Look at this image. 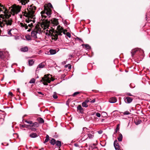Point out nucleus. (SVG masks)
I'll return each mask as SVG.
<instances>
[{
	"instance_id": "nucleus-15",
	"label": "nucleus",
	"mask_w": 150,
	"mask_h": 150,
	"mask_svg": "<svg viewBox=\"0 0 150 150\" xmlns=\"http://www.w3.org/2000/svg\"><path fill=\"white\" fill-rule=\"evenodd\" d=\"M20 3H21V5H25L27 4L29 1V0H18Z\"/></svg>"
},
{
	"instance_id": "nucleus-47",
	"label": "nucleus",
	"mask_w": 150,
	"mask_h": 150,
	"mask_svg": "<svg viewBox=\"0 0 150 150\" xmlns=\"http://www.w3.org/2000/svg\"><path fill=\"white\" fill-rule=\"evenodd\" d=\"M74 145L76 147H79V145L77 143L74 144Z\"/></svg>"
},
{
	"instance_id": "nucleus-13",
	"label": "nucleus",
	"mask_w": 150,
	"mask_h": 150,
	"mask_svg": "<svg viewBox=\"0 0 150 150\" xmlns=\"http://www.w3.org/2000/svg\"><path fill=\"white\" fill-rule=\"evenodd\" d=\"M124 100L125 102L128 103H130L132 100V99L129 97L124 98Z\"/></svg>"
},
{
	"instance_id": "nucleus-48",
	"label": "nucleus",
	"mask_w": 150,
	"mask_h": 150,
	"mask_svg": "<svg viewBox=\"0 0 150 150\" xmlns=\"http://www.w3.org/2000/svg\"><path fill=\"white\" fill-rule=\"evenodd\" d=\"M49 140V139L46 138L45 139V140L44 142V143H46L47 142H48Z\"/></svg>"
},
{
	"instance_id": "nucleus-44",
	"label": "nucleus",
	"mask_w": 150,
	"mask_h": 150,
	"mask_svg": "<svg viewBox=\"0 0 150 150\" xmlns=\"http://www.w3.org/2000/svg\"><path fill=\"white\" fill-rule=\"evenodd\" d=\"M53 97L54 99H57L58 98L57 96V94H53V95L52 96Z\"/></svg>"
},
{
	"instance_id": "nucleus-9",
	"label": "nucleus",
	"mask_w": 150,
	"mask_h": 150,
	"mask_svg": "<svg viewBox=\"0 0 150 150\" xmlns=\"http://www.w3.org/2000/svg\"><path fill=\"white\" fill-rule=\"evenodd\" d=\"M140 50L137 48L132 49L131 52L132 57H133L135 54H138Z\"/></svg>"
},
{
	"instance_id": "nucleus-3",
	"label": "nucleus",
	"mask_w": 150,
	"mask_h": 150,
	"mask_svg": "<svg viewBox=\"0 0 150 150\" xmlns=\"http://www.w3.org/2000/svg\"><path fill=\"white\" fill-rule=\"evenodd\" d=\"M7 9L6 8V10L2 11L1 13L0 12V18H2V23L4 25L6 26L11 25L13 21L11 18H10L11 15L8 14Z\"/></svg>"
},
{
	"instance_id": "nucleus-42",
	"label": "nucleus",
	"mask_w": 150,
	"mask_h": 150,
	"mask_svg": "<svg viewBox=\"0 0 150 150\" xmlns=\"http://www.w3.org/2000/svg\"><path fill=\"white\" fill-rule=\"evenodd\" d=\"M30 129L32 131H35L37 130V129L34 128V127H31V128H30Z\"/></svg>"
},
{
	"instance_id": "nucleus-32",
	"label": "nucleus",
	"mask_w": 150,
	"mask_h": 150,
	"mask_svg": "<svg viewBox=\"0 0 150 150\" xmlns=\"http://www.w3.org/2000/svg\"><path fill=\"white\" fill-rule=\"evenodd\" d=\"M147 120L146 118V115H143V117H141V122L143 121L145 122Z\"/></svg>"
},
{
	"instance_id": "nucleus-43",
	"label": "nucleus",
	"mask_w": 150,
	"mask_h": 150,
	"mask_svg": "<svg viewBox=\"0 0 150 150\" xmlns=\"http://www.w3.org/2000/svg\"><path fill=\"white\" fill-rule=\"evenodd\" d=\"M130 87H131V88H134V87L135 86V85H134V84L133 83H131L130 84Z\"/></svg>"
},
{
	"instance_id": "nucleus-7",
	"label": "nucleus",
	"mask_w": 150,
	"mask_h": 150,
	"mask_svg": "<svg viewBox=\"0 0 150 150\" xmlns=\"http://www.w3.org/2000/svg\"><path fill=\"white\" fill-rule=\"evenodd\" d=\"M51 12L52 10L49 8H45V9L44 11H42L41 12V14L42 18L43 19V20L45 19L47 17L46 16L45 14H46L47 16H49V17L51 14Z\"/></svg>"
},
{
	"instance_id": "nucleus-35",
	"label": "nucleus",
	"mask_w": 150,
	"mask_h": 150,
	"mask_svg": "<svg viewBox=\"0 0 150 150\" xmlns=\"http://www.w3.org/2000/svg\"><path fill=\"white\" fill-rule=\"evenodd\" d=\"M34 61L32 59L29 60L28 61V64L30 66H32L33 64Z\"/></svg>"
},
{
	"instance_id": "nucleus-33",
	"label": "nucleus",
	"mask_w": 150,
	"mask_h": 150,
	"mask_svg": "<svg viewBox=\"0 0 150 150\" xmlns=\"http://www.w3.org/2000/svg\"><path fill=\"white\" fill-rule=\"evenodd\" d=\"M120 129V127H119V124L117 125V126L115 130V132H114V134H115L116 133H117V132L119 131Z\"/></svg>"
},
{
	"instance_id": "nucleus-55",
	"label": "nucleus",
	"mask_w": 150,
	"mask_h": 150,
	"mask_svg": "<svg viewBox=\"0 0 150 150\" xmlns=\"http://www.w3.org/2000/svg\"><path fill=\"white\" fill-rule=\"evenodd\" d=\"M62 64H65L66 63H65V62H62Z\"/></svg>"
},
{
	"instance_id": "nucleus-51",
	"label": "nucleus",
	"mask_w": 150,
	"mask_h": 150,
	"mask_svg": "<svg viewBox=\"0 0 150 150\" xmlns=\"http://www.w3.org/2000/svg\"><path fill=\"white\" fill-rule=\"evenodd\" d=\"M46 138H47V139H49V137L48 136V135H46Z\"/></svg>"
},
{
	"instance_id": "nucleus-24",
	"label": "nucleus",
	"mask_w": 150,
	"mask_h": 150,
	"mask_svg": "<svg viewBox=\"0 0 150 150\" xmlns=\"http://www.w3.org/2000/svg\"><path fill=\"white\" fill-rule=\"evenodd\" d=\"M29 136L31 138H35L38 137V135L36 133H32L30 134Z\"/></svg>"
},
{
	"instance_id": "nucleus-39",
	"label": "nucleus",
	"mask_w": 150,
	"mask_h": 150,
	"mask_svg": "<svg viewBox=\"0 0 150 150\" xmlns=\"http://www.w3.org/2000/svg\"><path fill=\"white\" fill-rule=\"evenodd\" d=\"M35 79L34 78H32L30 81L29 83H34L35 82Z\"/></svg>"
},
{
	"instance_id": "nucleus-50",
	"label": "nucleus",
	"mask_w": 150,
	"mask_h": 150,
	"mask_svg": "<svg viewBox=\"0 0 150 150\" xmlns=\"http://www.w3.org/2000/svg\"><path fill=\"white\" fill-rule=\"evenodd\" d=\"M80 92H76L73 93V94H79Z\"/></svg>"
},
{
	"instance_id": "nucleus-53",
	"label": "nucleus",
	"mask_w": 150,
	"mask_h": 150,
	"mask_svg": "<svg viewBox=\"0 0 150 150\" xmlns=\"http://www.w3.org/2000/svg\"><path fill=\"white\" fill-rule=\"evenodd\" d=\"M76 94H72V95L71 96H72L73 97H75L76 96Z\"/></svg>"
},
{
	"instance_id": "nucleus-30",
	"label": "nucleus",
	"mask_w": 150,
	"mask_h": 150,
	"mask_svg": "<svg viewBox=\"0 0 150 150\" xmlns=\"http://www.w3.org/2000/svg\"><path fill=\"white\" fill-rule=\"evenodd\" d=\"M11 31L13 35V34H15L17 32V30L16 28H13L11 29Z\"/></svg>"
},
{
	"instance_id": "nucleus-10",
	"label": "nucleus",
	"mask_w": 150,
	"mask_h": 150,
	"mask_svg": "<svg viewBox=\"0 0 150 150\" xmlns=\"http://www.w3.org/2000/svg\"><path fill=\"white\" fill-rule=\"evenodd\" d=\"M114 146L116 150H119L120 149V146L118 141L116 139L114 142Z\"/></svg>"
},
{
	"instance_id": "nucleus-26",
	"label": "nucleus",
	"mask_w": 150,
	"mask_h": 150,
	"mask_svg": "<svg viewBox=\"0 0 150 150\" xmlns=\"http://www.w3.org/2000/svg\"><path fill=\"white\" fill-rule=\"evenodd\" d=\"M55 144L59 148H60L61 146V142L59 141H56Z\"/></svg>"
},
{
	"instance_id": "nucleus-40",
	"label": "nucleus",
	"mask_w": 150,
	"mask_h": 150,
	"mask_svg": "<svg viewBox=\"0 0 150 150\" xmlns=\"http://www.w3.org/2000/svg\"><path fill=\"white\" fill-rule=\"evenodd\" d=\"M123 114L124 115H128L130 114V112L129 111H126L123 112Z\"/></svg>"
},
{
	"instance_id": "nucleus-61",
	"label": "nucleus",
	"mask_w": 150,
	"mask_h": 150,
	"mask_svg": "<svg viewBox=\"0 0 150 150\" xmlns=\"http://www.w3.org/2000/svg\"><path fill=\"white\" fill-rule=\"evenodd\" d=\"M77 38L79 40H81V41H82V40L81 39H80V38Z\"/></svg>"
},
{
	"instance_id": "nucleus-38",
	"label": "nucleus",
	"mask_w": 150,
	"mask_h": 150,
	"mask_svg": "<svg viewBox=\"0 0 150 150\" xmlns=\"http://www.w3.org/2000/svg\"><path fill=\"white\" fill-rule=\"evenodd\" d=\"M11 29L8 30L7 32L8 35L9 36H11L13 35L11 32Z\"/></svg>"
},
{
	"instance_id": "nucleus-18",
	"label": "nucleus",
	"mask_w": 150,
	"mask_h": 150,
	"mask_svg": "<svg viewBox=\"0 0 150 150\" xmlns=\"http://www.w3.org/2000/svg\"><path fill=\"white\" fill-rule=\"evenodd\" d=\"M37 121L40 124L43 123L44 122V121L43 119L40 117H38L37 119Z\"/></svg>"
},
{
	"instance_id": "nucleus-62",
	"label": "nucleus",
	"mask_w": 150,
	"mask_h": 150,
	"mask_svg": "<svg viewBox=\"0 0 150 150\" xmlns=\"http://www.w3.org/2000/svg\"><path fill=\"white\" fill-rule=\"evenodd\" d=\"M38 94H42L41 92H38Z\"/></svg>"
},
{
	"instance_id": "nucleus-1",
	"label": "nucleus",
	"mask_w": 150,
	"mask_h": 150,
	"mask_svg": "<svg viewBox=\"0 0 150 150\" xmlns=\"http://www.w3.org/2000/svg\"><path fill=\"white\" fill-rule=\"evenodd\" d=\"M59 24L58 20L57 19H53L51 21V23L47 28L45 29L44 33L47 36L52 37V40H56L58 38V35L61 36L62 34H65L66 31L63 30V28L60 25L57 27V30H55V27L57 26Z\"/></svg>"
},
{
	"instance_id": "nucleus-36",
	"label": "nucleus",
	"mask_w": 150,
	"mask_h": 150,
	"mask_svg": "<svg viewBox=\"0 0 150 150\" xmlns=\"http://www.w3.org/2000/svg\"><path fill=\"white\" fill-rule=\"evenodd\" d=\"M25 38L28 40H31V37L29 35H27L25 36Z\"/></svg>"
},
{
	"instance_id": "nucleus-4",
	"label": "nucleus",
	"mask_w": 150,
	"mask_h": 150,
	"mask_svg": "<svg viewBox=\"0 0 150 150\" xmlns=\"http://www.w3.org/2000/svg\"><path fill=\"white\" fill-rule=\"evenodd\" d=\"M50 74L45 75L42 78L40 81H43V83L44 85H47V83H50L51 81H53L54 79L51 77Z\"/></svg>"
},
{
	"instance_id": "nucleus-63",
	"label": "nucleus",
	"mask_w": 150,
	"mask_h": 150,
	"mask_svg": "<svg viewBox=\"0 0 150 150\" xmlns=\"http://www.w3.org/2000/svg\"><path fill=\"white\" fill-rule=\"evenodd\" d=\"M104 120V119H102L101 120V122H103Z\"/></svg>"
},
{
	"instance_id": "nucleus-27",
	"label": "nucleus",
	"mask_w": 150,
	"mask_h": 150,
	"mask_svg": "<svg viewBox=\"0 0 150 150\" xmlns=\"http://www.w3.org/2000/svg\"><path fill=\"white\" fill-rule=\"evenodd\" d=\"M21 51L26 52L28 50V48L27 47H25L21 48Z\"/></svg>"
},
{
	"instance_id": "nucleus-45",
	"label": "nucleus",
	"mask_w": 150,
	"mask_h": 150,
	"mask_svg": "<svg viewBox=\"0 0 150 150\" xmlns=\"http://www.w3.org/2000/svg\"><path fill=\"white\" fill-rule=\"evenodd\" d=\"M96 115L98 117H100V114L98 112H97L96 114Z\"/></svg>"
},
{
	"instance_id": "nucleus-58",
	"label": "nucleus",
	"mask_w": 150,
	"mask_h": 150,
	"mask_svg": "<svg viewBox=\"0 0 150 150\" xmlns=\"http://www.w3.org/2000/svg\"><path fill=\"white\" fill-rule=\"evenodd\" d=\"M8 94H12V92H8Z\"/></svg>"
},
{
	"instance_id": "nucleus-54",
	"label": "nucleus",
	"mask_w": 150,
	"mask_h": 150,
	"mask_svg": "<svg viewBox=\"0 0 150 150\" xmlns=\"http://www.w3.org/2000/svg\"><path fill=\"white\" fill-rule=\"evenodd\" d=\"M41 96H40V97H43V96H44V94H41Z\"/></svg>"
},
{
	"instance_id": "nucleus-31",
	"label": "nucleus",
	"mask_w": 150,
	"mask_h": 150,
	"mask_svg": "<svg viewBox=\"0 0 150 150\" xmlns=\"http://www.w3.org/2000/svg\"><path fill=\"white\" fill-rule=\"evenodd\" d=\"M56 141L54 139H52L50 141V143L53 145L55 144Z\"/></svg>"
},
{
	"instance_id": "nucleus-46",
	"label": "nucleus",
	"mask_w": 150,
	"mask_h": 150,
	"mask_svg": "<svg viewBox=\"0 0 150 150\" xmlns=\"http://www.w3.org/2000/svg\"><path fill=\"white\" fill-rule=\"evenodd\" d=\"M48 6L51 8H53V6L50 3H48Z\"/></svg>"
},
{
	"instance_id": "nucleus-14",
	"label": "nucleus",
	"mask_w": 150,
	"mask_h": 150,
	"mask_svg": "<svg viewBox=\"0 0 150 150\" xmlns=\"http://www.w3.org/2000/svg\"><path fill=\"white\" fill-rule=\"evenodd\" d=\"M77 110L79 111V112L80 113L82 114L84 112V109L82 107L81 105H79L77 107Z\"/></svg>"
},
{
	"instance_id": "nucleus-21",
	"label": "nucleus",
	"mask_w": 150,
	"mask_h": 150,
	"mask_svg": "<svg viewBox=\"0 0 150 150\" xmlns=\"http://www.w3.org/2000/svg\"><path fill=\"white\" fill-rule=\"evenodd\" d=\"M134 122L135 124L137 125L140 124V121L139 118H136L134 119Z\"/></svg>"
},
{
	"instance_id": "nucleus-60",
	"label": "nucleus",
	"mask_w": 150,
	"mask_h": 150,
	"mask_svg": "<svg viewBox=\"0 0 150 150\" xmlns=\"http://www.w3.org/2000/svg\"><path fill=\"white\" fill-rule=\"evenodd\" d=\"M141 52H143V53H144V51H143V50H142V49H141Z\"/></svg>"
},
{
	"instance_id": "nucleus-17",
	"label": "nucleus",
	"mask_w": 150,
	"mask_h": 150,
	"mask_svg": "<svg viewBox=\"0 0 150 150\" xmlns=\"http://www.w3.org/2000/svg\"><path fill=\"white\" fill-rule=\"evenodd\" d=\"M45 66L44 64H43L42 63L40 64L38 66V67L37 68L36 70V71H39V68H43Z\"/></svg>"
},
{
	"instance_id": "nucleus-52",
	"label": "nucleus",
	"mask_w": 150,
	"mask_h": 150,
	"mask_svg": "<svg viewBox=\"0 0 150 150\" xmlns=\"http://www.w3.org/2000/svg\"><path fill=\"white\" fill-rule=\"evenodd\" d=\"M148 15V14L147 13L146 14V19H147V17Z\"/></svg>"
},
{
	"instance_id": "nucleus-19",
	"label": "nucleus",
	"mask_w": 150,
	"mask_h": 150,
	"mask_svg": "<svg viewBox=\"0 0 150 150\" xmlns=\"http://www.w3.org/2000/svg\"><path fill=\"white\" fill-rule=\"evenodd\" d=\"M92 132L91 131L90 132H89V133H88L87 134H88V137L86 139L88 138H89V139H91L93 138L94 137V135L93 134H92Z\"/></svg>"
},
{
	"instance_id": "nucleus-34",
	"label": "nucleus",
	"mask_w": 150,
	"mask_h": 150,
	"mask_svg": "<svg viewBox=\"0 0 150 150\" xmlns=\"http://www.w3.org/2000/svg\"><path fill=\"white\" fill-rule=\"evenodd\" d=\"M63 30L64 31H66L65 32V34H64V35H66L67 36H68L69 38H70L71 37V35L70 33L69 32H67V31L66 30H64L63 29Z\"/></svg>"
},
{
	"instance_id": "nucleus-12",
	"label": "nucleus",
	"mask_w": 150,
	"mask_h": 150,
	"mask_svg": "<svg viewBox=\"0 0 150 150\" xmlns=\"http://www.w3.org/2000/svg\"><path fill=\"white\" fill-rule=\"evenodd\" d=\"M38 33V31L37 30H34L32 31L31 33V36L34 39L37 38V34Z\"/></svg>"
},
{
	"instance_id": "nucleus-11",
	"label": "nucleus",
	"mask_w": 150,
	"mask_h": 150,
	"mask_svg": "<svg viewBox=\"0 0 150 150\" xmlns=\"http://www.w3.org/2000/svg\"><path fill=\"white\" fill-rule=\"evenodd\" d=\"M90 100L89 99L86 100L82 103V105L83 107L87 108L88 107L87 103L90 102Z\"/></svg>"
},
{
	"instance_id": "nucleus-29",
	"label": "nucleus",
	"mask_w": 150,
	"mask_h": 150,
	"mask_svg": "<svg viewBox=\"0 0 150 150\" xmlns=\"http://www.w3.org/2000/svg\"><path fill=\"white\" fill-rule=\"evenodd\" d=\"M82 46H84L87 49H90L91 48V47L88 44H82Z\"/></svg>"
},
{
	"instance_id": "nucleus-59",
	"label": "nucleus",
	"mask_w": 150,
	"mask_h": 150,
	"mask_svg": "<svg viewBox=\"0 0 150 150\" xmlns=\"http://www.w3.org/2000/svg\"><path fill=\"white\" fill-rule=\"evenodd\" d=\"M21 127H25V126L24 125H22L21 126Z\"/></svg>"
},
{
	"instance_id": "nucleus-6",
	"label": "nucleus",
	"mask_w": 150,
	"mask_h": 150,
	"mask_svg": "<svg viewBox=\"0 0 150 150\" xmlns=\"http://www.w3.org/2000/svg\"><path fill=\"white\" fill-rule=\"evenodd\" d=\"M11 13L14 15L17 14L20 12L21 11V6L14 4L11 6Z\"/></svg>"
},
{
	"instance_id": "nucleus-41",
	"label": "nucleus",
	"mask_w": 150,
	"mask_h": 150,
	"mask_svg": "<svg viewBox=\"0 0 150 150\" xmlns=\"http://www.w3.org/2000/svg\"><path fill=\"white\" fill-rule=\"evenodd\" d=\"M90 100V103H94L95 102V101H96V100H95V99H94L93 100H91V99H89Z\"/></svg>"
},
{
	"instance_id": "nucleus-57",
	"label": "nucleus",
	"mask_w": 150,
	"mask_h": 150,
	"mask_svg": "<svg viewBox=\"0 0 150 150\" xmlns=\"http://www.w3.org/2000/svg\"><path fill=\"white\" fill-rule=\"evenodd\" d=\"M19 90V88L17 89V91H18V92L19 93H21V92H20Z\"/></svg>"
},
{
	"instance_id": "nucleus-20",
	"label": "nucleus",
	"mask_w": 150,
	"mask_h": 150,
	"mask_svg": "<svg viewBox=\"0 0 150 150\" xmlns=\"http://www.w3.org/2000/svg\"><path fill=\"white\" fill-rule=\"evenodd\" d=\"M96 144L95 143L91 144L89 145V147L90 148H91L92 149H94L97 148V147L96 146Z\"/></svg>"
},
{
	"instance_id": "nucleus-23",
	"label": "nucleus",
	"mask_w": 150,
	"mask_h": 150,
	"mask_svg": "<svg viewBox=\"0 0 150 150\" xmlns=\"http://www.w3.org/2000/svg\"><path fill=\"white\" fill-rule=\"evenodd\" d=\"M3 10H6V8L3 5L0 3V12H1V13L2 11Z\"/></svg>"
},
{
	"instance_id": "nucleus-28",
	"label": "nucleus",
	"mask_w": 150,
	"mask_h": 150,
	"mask_svg": "<svg viewBox=\"0 0 150 150\" xmlns=\"http://www.w3.org/2000/svg\"><path fill=\"white\" fill-rule=\"evenodd\" d=\"M117 139L119 142H121L122 141V136L121 134H120Z\"/></svg>"
},
{
	"instance_id": "nucleus-64",
	"label": "nucleus",
	"mask_w": 150,
	"mask_h": 150,
	"mask_svg": "<svg viewBox=\"0 0 150 150\" xmlns=\"http://www.w3.org/2000/svg\"><path fill=\"white\" fill-rule=\"evenodd\" d=\"M54 94H57V93H56V92H54Z\"/></svg>"
},
{
	"instance_id": "nucleus-25",
	"label": "nucleus",
	"mask_w": 150,
	"mask_h": 150,
	"mask_svg": "<svg viewBox=\"0 0 150 150\" xmlns=\"http://www.w3.org/2000/svg\"><path fill=\"white\" fill-rule=\"evenodd\" d=\"M49 52L51 54H54L56 53V51L55 50L50 49Z\"/></svg>"
},
{
	"instance_id": "nucleus-5",
	"label": "nucleus",
	"mask_w": 150,
	"mask_h": 150,
	"mask_svg": "<svg viewBox=\"0 0 150 150\" xmlns=\"http://www.w3.org/2000/svg\"><path fill=\"white\" fill-rule=\"evenodd\" d=\"M9 54L8 52L6 50H0V59H1L4 62L3 64L6 62V60L8 59Z\"/></svg>"
},
{
	"instance_id": "nucleus-49",
	"label": "nucleus",
	"mask_w": 150,
	"mask_h": 150,
	"mask_svg": "<svg viewBox=\"0 0 150 150\" xmlns=\"http://www.w3.org/2000/svg\"><path fill=\"white\" fill-rule=\"evenodd\" d=\"M98 132L99 134H101L103 132V131L101 130H100L98 131Z\"/></svg>"
},
{
	"instance_id": "nucleus-16",
	"label": "nucleus",
	"mask_w": 150,
	"mask_h": 150,
	"mask_svg": "<svg viewBox=\"0 0 150 150\" xmlns=\"http://www.w3.org/2000/svg\"><path fill=\"white\" fill-rule=\"evenodd\" d=\"M109 101L110 103H115L117 101V99L115 97H112L110 98Z\"/></svg>"
},
{
	"instance_id": "nucleus-2",
	"label": "nucleus",
	"mask_w": 150,
	"mask_h": 150,
	"mask_svg": "<svg viewBox=\"0 0 150 150\" xmlns=\"http://www.w3.org/2000/svg\"><path fill=\"white\" fill-rule=\"evenodd\" d=\"M36 7L33 4L30 5L27 8V16L28 18L25 20L26 22L29 23L28 25L27 24H23L21 23V26L25 28V29L28 28V26H29L30 28L27 30L29 32L31 30V28L33 27V24L35 23V11L36 10Z\"/></svg>"
},
{
	"instance_id": "nucleus-22",
	"label": "nucleus",
	"mask_w": 150,
	"mask_h": 150,
	"mask_svg": "<svg viewBox=\"0 0 150 150\" xmlns=\"http://www.w3.org/2000/svg\"><path fill=\"white\" fill-rule=\"evenodd\" d=\"M83 133H85L86 132H87L88 133L90 132L89 130V129L85 127H83Z\"/></svg>"
},
{
	"instance_id": "nucleus-37",
	"label": "nucleus",
	"mask_w": 150,
	"mask_h": 150,
	"mask_svg": "<svg viewBox=\"0 0 150 150\" xmlns=\"http://www.w3.org/2000/svg\"><path fill=\"white\" fill-rule=\"evenodd\" d=\"M65 67L66 68H67V67L68 68V69H71V65L69 64H68L66 65L65 66Z\"/></svg>"
},
{
	"instance_id": "nucleus-56",
	"label": "nucleus",
	"mask_w": 150,
	"mask_h": 150,
	"mask_svg": "<svg viewBox=\"0 0 150 150\" xmlns=\"http://www.w3.org/2000/svg\"><path fill=\"white\" fill-rule=\"evenodd\" d=\"M9 95H10V96H13V94H9Z\"/></svg>"
},
{
	"instance_id": "nucleus-8",
	"label": "nucleus",
	"mask_w": 150,
	"mask_h": 150,
	"mask_svg": "<svg viewBox=\"0 0 150 150\" xmlns=\"http://www.w3.org/2000/svg\"><path fill=\"white\" fill-rule=\"evenodd\" d=\"M24 121L27 123L30 124L29 125H28L29 127L37 128L39 126V123L36 122H33L32 121L26 120H25Z\"/></svg>"
}]
</instances>
